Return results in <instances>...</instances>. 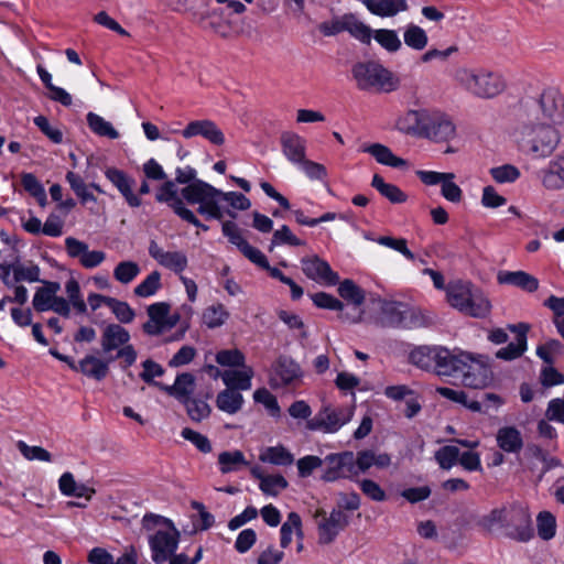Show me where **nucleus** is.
Masks as SVG:
<instances>
[{
	"mask_svg": "<svg viewBox=\"0 0 564 564\" xmlns=\"http://www.w3.org/2000/svg\"><path fill=\"white\" fill-rule=\"evenodd\" d=\"M23 188L33 196L41 206L46 204V193L39 180L32 173H24L21 178Z\"/></svg>",
	"mask_w": 564,
	"mask_h": 564,
	"instance_id": "obj_52",
	"label": "nucleus"
},
{
	"mask_svg": "<svg viewBox=\"0 0 564 564\" xmlns=\"http://www.w3.org/2000/svg\"><path fill=\"white\" fill-rule=\"evenodd\" d=\"M406 304L398 301H382L380 311L384 325L400 327Z\"/></svg>",
	"mask_w": 564,
	"mask_h": 564,
	"instance_id": "obj_41",
	"label": "nucleus"
},
{
	"mask_svg": "<svg viewBox=\"0 0 564 564\" xmlns=\"http://www.w3.org/2000/svg\"><path fill=\"white\" fill-rule=\"evenodd\" d=\"M538 534L542 540H551L555 535L556 520L549 511H542L538 514Z\"/></svg>",
	"mask_w": 564,
	"mask_h": 564,
	"instance_id": "obj_56",
	"label": "nucleus"
},
{
	"mask_svg": "<svg viewBox=\"0 0 564 564\" xmlns=\"http://www.w3.org/2000/svg\"><path fill=\"white\" fill-rule=\"evenodd\" d=\"M108 302V307L120 323L129 324L134 319L135 313L127 302L117 300L115 297Z\"/></svg>",
	"mask_w": 564,
	"mask_h": 564,
	"instance_id": "obj_59",
	"label": "nucleus"
},
{
	"mask_svg": "<svg viewBox=\"0 0 564 564\" xmlns=\"http://www.w3.org/2000/svg\"><path fill=\"white\" fill-rule=\"evenodd\" d=\"M371 186L391 204H403L408 199V195L399 186L387 183L379 174L372 176Z\"/></svg>",
	"mask_w": 564,
	"mask_h": 564,
	"instance_id": "obj_35",
	"label": "nucleus"
},
{
	"mask_svg": "<svg viewBox=\"0 0 564 564\" xmlns=\"http://www.w3.org/2000/svg\"><path fill=\"white\" fill-rule=\"evenodd\" d=\"M371 154L376 161L382 165L390 167L402 169L408 165L406 161L393 154V152L381 143H373L365 150Z\"/></svg>",
	"mask_w": 564,
	"mask_h": 564,
	"instance_id": "obj_36",
	"label": "nucleus"
},
{
	"mask_svg": "<svg viewBox=\"0 0 564 564\" xmlns=\"http://www.w3.org/2000/svg\"><path fill=\"white\" fill-rule=\"evenodd\" d=\"M446 377L459 379L465 387L484 389L494 380L488 356L453 349Z\"/></svg>",
	"mask_w": 564,
	"mask_h": 564,
	"instance_id": "obj_3",
	"label": "nucleus"
},
{
	"mask_svg": "<svg viewBox=\"0 0 564 564\" xmlns=\"http://www.w3.org/2000/svg\"><path fill=\"white\" fill-rule=\"evenodd\" d=\"M181 133L185 139L200 135L214 145H223L225 143L224 132L209 119L191 121Z\"/></svg>",
	"mask_w": 564,
	"mask_h": 564,
	"instance_id": "obj_16",
	"label": "nucleus"
},
{
	"mask_svg": "<svg viewBox=\"0 0 564 564\" xmlns=\"http://www.w3.org/2000/svg\"><path fill=\"white\" fill-rule=\"evenodd\" d=\"M216 361L224 367H246V357L239 349H225L216 354Z\"/></svg>",
	"mask_w": 564,
	"mask_h": 564,
	"instance_id": "obj_58",
	"label": "nucleus"
},
{
	"mask_svg": "<svg viewBox=\"0 0 564 564\" xmlns=\"http://www.w3.org/2000/svg\"><path fill=\"white\" fill-rule=\"evenodd\" d=\"M43 286L39 288L33 296L32 305L36 312H46L51 310L57 292L61 290L58 282L42 281Z\"/></svg>",
	"mask_w": 564,
	"mask_h": 564,
	"instance_id": "obj_31",
	"label": "nucleus"
},
{
	"mask_svg": "<svg viewBox=\"0 0 564 564\" xmlns=\"http://www.w3.org/2000/svg\"><path fill=\"white\" fill-rule=\"evenodd\" d=\"M349 524V516L340 509H333L329 517L318 523V543L330 544Z\"/></svg>",
	"mask_w": 564,
	"mask_h": 564,
	"instance_id": "obj_17",
	"label": "nucleus"
},
{
	"mask_svg": "<svg viewBox=\"0 0 564 564\" xmlns=\"http://www.w3.org/2000/svg\"><path fill=\"white\" fill-rule=\"evenodd\" d=\"M139 272L140 268L137 262L122 261L116 265L113 270V276L118 282L122 284H128L135 279Z\"/></svg>",
	"mask_w": 564,
	"mask_h": 564,
	"instance_id": "obj_55",
	"label": "nucleus"
},
{
	"mask_svg": "<svg viewBox=\"0 0 564 564\" xmlns=\"http://www.w3.org/2000/svg\"><path fill=\"white\" fill-rule=\"evenodd\" d=\"M497 280L500 284H509L532 293L539 289V280L525 271H500Z\"/></svg>",
	"mask_w": 564,
	"mask_h": 564,
	"instance_id": "obj_27",
	"label": "nucleus"
},
{
	"mask_svg": "<svg viewBox=\"0 0 564 564\" xmlns=\"http://www.w3.org/2000/svg\"><path fill=\"white\" fill-rule=\"evenodd\" d=\"M288 485L286 479L282 475H271L261 479L259 487L264 495L278 496Z\"/></svg>",
	"mask_w": 564,
	"mask_h": 564,
	"instance_id": "obj_62",
	"label": "nucleus"
},
{
	"mask_svg": "<svg viewBox=\"0 0 564 564\" xmlns=\"http://www.w3.org/2000/svg\"><path fill=\"white\" fill-rule=\"evenodd\" d=\"M106 177L118 188V191L126 198L130 207H139L141 199L133 194L132 186L134 181L129 177L123 171L110 167L106 171Z\"/></svg>",
	"mask_w": 564,
	"mask_h": 564,
	"instance_id": "obj_23",
	"label": "nucleus"
},
{
	"mask_svg": "<svg viewBox=\"0 0 564 564\" xmlns=\"http://www.w3.org/2000/svg\"><path fill=\"white\" fill-rule=\"evenodd\" d=\"M326 468L322 476L324 481L330 482L338 479H354L355 467L352 464V452L332 453L324 458Z\"/></svg>",
	"mask_w": 564,
	"mask_h": 564,
	"instance_id": "obj_11",
	"label": "nucleus"
},
{
	"mask_svg": "<svg viewBox=\"0 0 564 564\" xmlns=\"http://www.w3.org/2000/svg\"><path fill=\"white\" fill-rule=\"evenodd\" d=\"M304 274L316 282L327 285H336L339 282V275L333 271L327 261L318 256L303 258L301 260Z\"/></svg>",
	"mask_w": 564,
	"mask_h": 564,
	"instance_id": "obj_15",
	"label": "nucleus"
},
{
	"mask_svg": "<svg viewBox=\"0 0 564 564\" xmlns=\"http://www.w3.org/2000/svg\"><path fill=\"white\" fill-rule=\"evenodd\" d=\"M478 524L487 532L500 530L506 536L520 542H528L534 535L531 514L519 502L492 509L480 518Z\"/></svg>",
	"mask_w": 564,
	"mask_h": 564,
	"instance_id": "obj_1",
	"label": "nucleus"
},
{
	"mask_svg": "<svg viewBox=\"0 0 564 564\" xmlns=\"http://www.w3.org/2000/svg\"><path fill=\"white\" fill-rule=\"evenodd\" d=\"M112 361H115L112 356H109L106 360H102L96 356L87 355L82 360H79L76 371L88 378L101 381L108 376L109 364Z\"/></svg>",
	"mask_w": 564,
	"mask_h": 564,
	"instance_id": "obj_24",
	"label": "nucleus"
},
{
	"mask_svg": "<svg viewBox=\"0 0 564 564\" xmlns=\"http://www.w3.org/2000/svg\"><path fill=\"white\" fill-rule=\"evenodd\" d=\"M220 200L219 194H209V196L199 204L197 213L205 216L207 219L221 220L224 218V210L219 205Z\"/></svg>",
	"mask_w": 564,
	"mask_h": 564,
	"instance_id": "obj_48",
	"label": "nucleus"
},
{
	"mask_svg": "<svg viewBox=\"0 0 564 564\" xmlns=\"http://www.w3.org/2000/svg\"><path fill=\"white\" fill-rule=\"evenodd\" d=\"M564 111V102L553 91H544L540 99L528 109L527 117L535 120L547 121L553 127L558 122Z\"/></svg>",
	"mask_w": 564,
	"mask_h": 564,
	"instance_id": "obj_10",
	"label": "nucleus"
},
{
	"mask_svg": "<svg viewBox=\"0 0 564 564\" xmlns=\"http://www.w3.org/2000/svg\"><path fill=\"white\" fill-rule=\"evenodd\" d=\"M66 181L83 204L96 202V197L88 191V186L85 184L80 175L69 171L66 174Z\"/></svg>",
	"mask_w": 564,
	"mask_h": 564,
	"instance_id": "obj_51",
	"label": "nucleus"
},
{
	"mask_svg": "<svg viewBox=\"0 0 564 564\" xmlns=\"http://www.w3.org/2000/svg\"><path fill=\"white\" fill-rule=\"evenodd\" d=\"M351 76L361 91L392 93L400 87V79L375 61L358 62L351 67Z\"/></svg>",
	"mask_w": 564,
	"mask_h": 564,
	"instance_id": "obj_6",
	"label": "nucleus"
},
{
	"mask_svg": "<svg viewBox=\"0 0 564 564\" xmlns=\"http://www.w3.org/2000/svg\"><path fill=\"white\" fill-rule=\"evenodd\" d=\"M352 464L355 469V478L366 473L370 467L386 468L391 464V457L387 453L376 454L371 449L352 453Z\"/></svg>",
	"mask_w": 564,
	"mask_h": 564,
	"instance_id": "obj_21",
	"label": "nucleus"
},
{
	"mask_svg": "<svg viewBox=\"0 0 564 564\" xmlns=\"http://www.w3.org/2000/svg\"><path fill=\"white\" fill-rule=\"evenodd\" d=\"M496 441L501 451L510 454H518L523 447L521 432L514 426L500 427Z\"/></svg>",
	"mask_w": 564,
	"mask_h": 564,
	"instance_id": "obj_30",
	"label": "nucleus"
},
{
	"mask_svg": "<svg viewBox=\"0 0 564 564\" xmlns=\"http://www.w3.org/2000/svg\"><path fill=\"white\" fill-rule=\"evenodd\" d=\"M161 286V273L154 270L134 288L133 292L139 297H149L154 295Z\"/></svg>",
	"mask_w": 564,
	"mask_h": 564,
	"instance_id": "obj_49",
	"label": "nucleus"
},
{
	"mask_svg": "<svg viewBox=\"0 0 564 564\" xmlns=\"http://www.w3.org/2000/svg\"><path fill=\"white\" fill-rule=\"evenodd\" d=\"M253 375V369L246 366L241 370H225L221 373V379L226 387L240 392L251 388V379Z\"/></svg>",
	"mask_w": 564,
	"mask_h": 564,
	"instance_id": "obj_32",
	"label": "nucleus"
},
{
	"mask_svg": "<svg viewBox=\"0 0 564 564\" xmlns=\"http://www.w3.org/2000/svg\"><path fill=\"white\" fill-rule=\"evenodd\" d=\"M542 185L550 191L564 188V152L549 162L542 170Z\"/></svg>",
	"mask_w": 564,
	"mask_h": 564,
	"instance_id": "obj_26",
	"label": "nucleus"
},
{
	"mask_svg": "<svg viewBox=\"0 0 564 564\" xmlns=\"http://www.w3.org/2000/svg\"><path fill=\"white\" fill-rule=\"evenodd\" d=\"M344 31L348 32L352 37L364 44H370L372 30L361 22L355 13H346L343 15Z\"/></svg>",
	"mask_w": 564,
	"mask_h": 564,
	"instance_id": "obj_34",
	"label": "nucleus"
},
{
	"mask_svg": "<svg viewBox=\"0 0 564 564\" xmlns=\"http://www.w3.org/2000/svg\"><path fill=\"white\" fill-rule=\"evenodd\" d=\"M196 387L195 377L191 372L178 373L172 386L160 384V390L175 398L177 401L186 402L193 394Z\"/></svg>",
	"mask_w": 564,
	"mask_h": 564,
	"instance_id": "obj_25",
	"label": "nucleus"
},
{
	"mask_svg": "<svg viewBox=\"0 0 564 564\" xmlns=\"http://www.w3.org/2000/svg\"><path fill=\"white\" fill-rule=\"evenodd\" d=\"M129 332L119 324H109L105 327L101 335V349L104 354H109L112 350H118L115 360L121 358L123 360V369L132 366L137 360V350L129 344Z\"/></svg>",
	"mask_w": 564,
	"mask_h": 564,
	"instance_id": "obj_8",
	"label": "nucleus"
},
{
	"mask_svg": "<svg viewBox=\"0 0 564 564\" xmlns=\"http://www.w3.org/2000/svg\"><path fill=\"white\" fill-rule=\"evenodd\" d=\"M431 318L426 316L420 308L411 307L406 304L400 327L410 329L426 327L431 324Z\"/></svg>",
	"mask_w": 564,
	"mask_h": 564,
	"instance_id": "obj_45",
	"label": "nucleus"
},
{
	"mask_svg": "<svg viewBox=\"0 0 564 564\" xmlns=\"http://www.w3.org/2000/svg\"><path fill=\"white\" fill-rule=\"evenodd\" d=\"M508 328L517 334L516 341L508 344L496 352V357L502 360H514L527 350V335L530 329L525 323L510 324Z\"/></svg>",
	"mask_w": 564,
	"mask_h": 564,
	"instance_id": "obj_19",
	"label": "nucleus"
},
{
	"mask_svg": "<svg viewBox=\"0 0 564 564\" xmlns=\"http://www.w3.org/2000/svg\"><path fill=\"white\" fill-rule=\"evenodd\" d=\"M338 293L344 300L357 306L365 302V292L352 280L346 279L340 282Z\"/></svg>",
	"mask_w": 564,
	"mask_h": 564,
	"instance_id": "obj_50",
	"label": "nucleus"
},
{
	"mask_svg": "<svg viewBox=\"0 0 564 564\" xmlns=\"http://www.w3.org/2000/svg\"><path fill=\"white\" fill-rule=\"evenodd\" d=\"M373 37L380 44V46L387 50L388 52L393 53L401 48L402 43L398 36L397 31L394 30H376L373 33Z\"/></svg>",
	"mask_w": 564,
	"mask_h": 564,
	"instance_id": "obj_53",
	"label": "nucleus"
},
{
	"mask_svg": "<svg viewBox=\"0 0 564 564\" xmlns=\"http://www.w3.org/2000/svg\"><path fill=\"white\" fill-rule=\"evenodd\" d=\"M490 308L491 304L489 300L480 290L474 288L464 313L476 318H482L489 314Z\"/></svg>",
	"mask_w": 564,
	"mask_h": 564,
	"instance_id": "obj_39",
	"label": "nucleus"
},
{
	"mask_svg": "<svg viewBox=\"0 0 564 564\" xmlns=\"http://www.w3.org/2000/svg\"><path fill=\"white\" fill-rule=\"evenodd\" d=\"M453 350L444 346L422 345L412 349L409 361L413 366L438 377H446Z\"/></svg>",
	"mask_w": 564,
	"mask_h": 564,
	"instance_id": "obj_7",
	"label": "nucleus"
},
{
	"mask_svg": "<svg viewBox=\"0 0 564 564\" xmlns=\"http://www.w3.org/2000/svg\"><path fill=\"white\" fill-rule=\"evenodd\" d=\"M40 268L36 264L24 267L20 261H17L13 263V282H40Z\"/></svg>",
	"mask_w": 564,
	"mask_h": 564,
	"instance_id": "obj_57",
	"label": "nucleus"
},
{
	"mask_svg": "<svg viewBox=\"0 0 564 564\" xmlns=\"http://www.w3.org/2000/svg\"><path fill=\"white\" fill-rule=\"evenodd\" d=\"M352 415L354 411L351 408H333L326 405L323 406L313 419L308 420L306 425L311 431L335 433L348 423L352 419Z\"/></svg>",
	"mask_w": 564,
	"mask_h": 564,
	"instance_id": "obj_9",
	"label": "nucleus"
},
{
	"mask_svg": "<svg viewBox=\"0 0 564 564\" xmlns=\"http://www.w3.org/2000/svg\"><path fill=\"white\" fill-rule=\"evenodd\" d=\"M219 469L223 474H229L240 470L241 467L248 466L249 462L246 460L241 451H226L218 455Z\"/></svg>",
	"mask_w": 564,
	"mask_h": 564,
	"instance_id": "obj_40",
	"label": "nucleus"
},
{
	"mask_svg": "<svg viewBox=\"0 0 564 564\" xmlns=\"http://www.w3.org/2000/svg\"><path fill=\"white\" fill-rule=\"evenodd\" d=\"M459 448L454 445H445L435 453V459L443 469L452 468L458 460Z\"/></svg>",
	"mask_w": 564,
	"mask_h": 564,
	"instance_id": "obj_60",
	"label": "nucleus"
},
{
	"mask_svg": "<svg viewBox=\"0 0 564 564\" xmlns=\"http://www.w3.org/2000/svg\"><path fill=\"white\" fill-rule=\"evenodd\" d=\"M520 150L536 159L549 158L561 142L560 132L547 121L521 119L514 130Z\"/></svg>",
	"mask_w": 564,
	"mask_h": 564,
	"instance_id": "obj_2",
	"label": "nucleus"
},
{
	"mask_svg": "<svg viewBox=\"0 0 564 564\" xmlns=\"http://www.w3.org/2000/svg\"><path fill=\"white\" fill-rule=\"evenodd\" d=\"M259 458L261 462L278 466H289L294 462L293 455L281 445L268 447Z\"/></svg>",
	"mask_w": 564,
	"mask_h": 564,
	"instance_id": "obj_44",
	"label": "nucleus"
},
{
	"mask_svg": "<svg viewBox=\"0 0 564 564\" xmlns=\"http://www.w3.org/2000/svg\"><path fill=\"white\" fill-rule=\"evenodd\" d=\"M182 403L185 405L186 412L191 420L195 422H200L202 420L208 417L212 411L209 404L200 399L188 398L186 402Z\"/></svg>",
	"mask_w": 564,
	"mask_h": 564,
	"instance_id": "obj_54",
	"label": "nucleus"
},
{
	"mask_svg": "<svg viewBox=\"0 0 564 564\" xmlns=\"http://www.w3.org/2000/svg\"><path fill=\"white\" fill-rule=\"evenodd\" d=\"M229 313L223 304H216L205 308L203 322L208 328H217L226 323Z\"/></svg>",
	"mask_w": 564,
	"mask_h": 564,
	"instance_id": "obj_47",
	"label": "nucleus"
},
{
	"mask_svg": "<svg viewBox=\"0 0 564 564\" xmlns=\"http://www.w3.org/2000/svg\"><path fill=\"white\" fill-rule=\"evenodd\" d=\"M302 370L297 362L291 357L282 355L272 366V376L270 378V386L273 389L292 384L300 380Z\"/></svg>",
	"mask_w": 564,
	"mask_h": 564,
	"instance_id": "obj_14",
	"label": "nucleus"
},
{
	"mask_svg": "<svg viewBox=\"0 0 564 564\" xmlns=\"http://www.w3.org/2000/svg\"><path fill=\"white\" fill-rule=\"evenodd\" d=\"M404 43L415 51H422L426 47L429 37L426 32L419 25L410 24L403 34Z\"/></svg>",
	"mask_w": 564,
	"mask_h": 564,
	"instance_id": "obj_46",
	"label": "nucleus"
},
{
	"mask_svg": "<svg viewBox=\"0 0 564 564\" xmlns=\"http://www.w3.org/2000/svg\"><path fill=\"white\" fill-rule=\"evenodd\" d=\"M89 129L99 137H107L111 140L119 138V132L112 124L95 112H88L86 116Z\"/></svg>",
	"mask_w": 564,
	"mask_h": 564,
	"instance_id": "obj_43",
	"label": "nucleus"
},
{
	"mask_svg": "<svg viewBox=\"0 0 564 564\" xmlns=\"http://www.w3.org/2000/svg\"><path fill=\"white\" fill-rule=\"evenodd\" d=\"M223 235L228 241L236 246L238 250L251 262L258 253L261 251L256 247H252L241 234V229L232 220L223 221L221 225Z\"/></svg>",
	"mask_w": 564,
	"mask_h": 564,
	"instance_id": "obj_22",
	"label": "nucleus"
},
{
	"mask_svg": "<svg viewBox=\"0 0 564 564\" xmlns=\"http://www.w3.org/2000/svg\"><path fill=\"white\" fill-rule=\"evenodd\" d=\"M17 447L20 453L29 460L51 462L52 455L41 446H29L25 442L19 441Z\"/></svg>",
	"mask_w": 564,
	"mask_h": 564,
	"instance_id": "obj_64",
	"label": "nucleus"
},
{
	"mask_svg": "<svg viewBox=\"0 0 564 564\" xmlns=\"http://www.w3.org/2000/svg\"><path fill=\"white\" fill-rule=\"evenodd\" d=\"M209 194H219L213 185L197 180L182 188L181 195L188 204H200Z\"/></svg>",
	"mask_w": 564,
	"mask_h": 564,
	"instance_id": "obj_33",
	"label": "nucleus"
},
{
	"mask_svg": "<svg viewBox=\"0 0 564 564\" xmlns=\"http://www.w3.org/2000/svg\"><path fill=\"white\" fill-rule=\"evenodd\" d=\"M282 153L294 165L306 159V141L295 132L285 131L280 138Z\"/></svg>",
	"mask_w": 564,
	"mask_h": 564,
	"instance_id": "obj_20",
	"label": "nucleus"
},
{
	"mask_svg": "<svg viewBox=\"0 0 564 564\" xmlns=\"http://www.w3.org/2000/svg\"><path fill=\"white\" fill-rule=\"evenodd\" d=\"M474 286L470 282H457L453 284L448 291V301L451 305L460 312L467 307L468 300L471 296Z\"/></svg>",
	"mask_w": 564,
	"mask_h": 564,
	"instance_id": "obj_38",
	"label": "nucleus"
},
{
	"mask_svg": "<svg viewBox=\"0 0 564 564\" xmlns=\"http://www.w3.org/2000/svg\"><path fill=\"white\" fill-rule=\"evenodd\" d=\"M243 404V397L235 389L226 388L220 391L216 398V406L228 414H236L239 412Z\"/></svg>",
	"mask_w": 564,
	"mask_h": 564,
	"instance_id": "obj_37",
	"label": "nucleus"
},
{
	"mask_svg": "<svg viewBox=\"0 0 564 564\" xmlns=\"http://www.w3.org/2000/svg\"><path fill=\"white\" fill-rule=\"evenodd\" d=\"M455 79L467 93L481 99L495 98L507 87L501 74L484 67L458 68Z\"/></svg>",
	"mask_w": 564,
	"mask_h": 564,
	"instance_id": "obj_5",
	"label": "nucleus"
},
{
	"mask_svg": "<svg viewBox=\"0 0 564 564\" xmlns=\"http://www.w3.org/2000/svg\"><path fill=\"white\" fill-rule=\"evenodd\" d=\"M429 110H408L403 116L399 117L395 127L399 131L421 137L423 126L426 121Z\"/></svg>",
	"mask_w": 564,
	"mask_h": 564,
	"instance_id": "obj_29",
	"label": "nucleus"
},
{
	"mask_svg": "<svg viewBox=\"0 0 564 564\" xmlns=\"http://www.w3.org/2000/svg\"><path fill=\"white\" fill-rule=\"evenodd\" d=\"M490 175L497 183H512L520 177V171L514 165L505 164L490 169Z\"/></svg>",
	"mask_w": 564,
	"mask_h": 564,
	"instance_id": "obj_63",
	"label": "nucleus"
},
{
	"mask_svg": "<svg viewBox=\"0 0 564 564\" xmlns=\"http://www.w3.org/2000/svg\"><path fill=\"white\" fill-rule=\"evenodd\" d=\"M142 525L147 531L161 527L149 536V545L152 552V561L163 564L176 552L180 542V531L172 520L153 513H147L142 519Z\"/></svg>",
	"mask_w": 564,
	"mask_h": 564,
	"instance_id": "obj_4",
	"label": "nucleus"
},
{
	"mask_svg": "<svg viewBox=\"0 0 564 564\" xmlns=\"http://www.w3.org/2000/svg\"><path fill=\"white\" fill-rule=\"evenodd\" d=\"M199 24L204 30L212 31L225 39L232 37L241 32L237 21L229 19L223 9L208 11L200 17Z\"/></svg>",
	"mask_w": 564,
	"mask_h": 564,
	"instance_id": "obj_12",
	"label": "nucleus"
},
{
	"mask_svg": "<svg viewBox=\"0 0 564 564\" xmlns=\"http://www.w3.org/2000/svg\"><path fill=\"white\" fill-rule=\"evenodd\" d=\"M377 242L381 246L391 248L401 254H403L408 260H415V254L408 248V241L404 238H393L390 236H380L377 239Z\"/></svg>",
	"mask_w": 564,
	"mask_h": 564,
	"instance_id": "obj_61",
	"label": "nucleus"
},
{
	"mask_svg": "<svg viewBox=\"0 0 564 564\" xmlns=\"http://www.w3.org/2000/svg\"><path fill=\"white\" fill-rule=\"evenodd\" d=\"M370 13L380 18L395 17L409 10L406 0H364Z\"/></svg>",
	"mask_w": 564,
	"mask_h": 564,
	"instance_id": "obj_28",
	"label": "nucleus"
},
{
	"mask_svg": "<svg viewBox=\"0 0 564 564\" xmlns=\"http://www.w3.org/2000/svg\"><path fill=\"white\" fill-rule=\"evenodd\" d=\"M455 130L454 123L446 115L429 110L421 137L435 142H446L454 138Z\"/></svg>",
	"mask_w": 564,
	"mask_h": 564,
	"instance_id": "obj_13",
	"label": "nucleus"
},
{
	"mask_svg": "<svg viewBox=\"0 0 564 564\" xmlns=\"http://www.w3.org/2000/svg\"><path fill=\"white\" fill-rule=\"evenodd\" d=\"M149 254L160 265L175 272L182 273L188 264L187 257L182 251H164L155 240H151L149 243Z\"/></svg>",
	"mask_w": 564,
	"mask_h": 564,
	"instance_id": "obj_18",
	"label": "nucleus"
},
{
	"mask_svg": "<svg viewBox=\"0 0 564 564\" xmlns=\"http://www.w3.org/2000/svg\"><path fill=\"white\" fill-rule=\"evenodd\" d=\"M155 199L159 203H165L176 214L177 207H185L183 199L177 196V189L174 181L166 180L159 188Z\"/></svg>",
	"mask_w": 564,
	"mask_h": 564,
	"instance_id": "obj_42",
	"label": "nucleus"
}]
</instances>
